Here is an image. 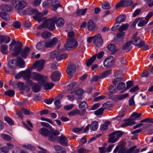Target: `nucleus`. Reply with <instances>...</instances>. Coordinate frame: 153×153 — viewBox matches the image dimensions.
<instances>
[{
  "label": "nucleus",
  "instance_id": "1",
  "mask_svg": "<svg viewBox=\"0 0 153 153\" xmlns=\"http://www.w3.org/2000/svg\"><path fill=\"white\" fill-rule=\"evenodd\" d=\"M57 19V17L53 16L51 19H46L38 27L41 29L42 28H48L50 31H52L55 29V23Z\"/></svg>",
  "mask_w": 153,
  "mask_h": 153
},
{
  "label": "nucleus",
  "instance_id": "2",
  "mask_svg": "<svg viewBox=\"0 0 153 153\" xmlns=\"http://www.w3.org/2000/svg\"><path fill=\"white\" fill-rule=\"evenodd\" d=\"M124 134V132L120 131H117L110 134L108 135L109 137L108 139L109 143H113L117 142L119 137Z\"/></svg>",
  "mask_w": 153,
  "mask_h": 153
},
{
  "label": "nucleus",
  "instance_id": "3",
  "mask_svg": "<svg viewBox=\"0 0 153 153\" xmlns=\"http://www.w3.org/2000/svg\"><path fill=\"white\" fill-rule=\"evenodd\" d=\"M39 133L42 135L46 137H48L49 140L54 142L56 140V137L54 136L52 134L47 128H42L39 130Z\"/></svg>",
  "mask_w": 153,
  "mask_h": 153
},
{
  "label": "nucleus",
  "instance_id": "4",
  "mask_svg": "<svg viewBox=\"0 0 153 153\" xmlns=\"http://www.w3.org/2000/svg\"><path fill=\"white\" fill-rule=\"evenodd\" d=\"M47 78V77L41 75L36 72H33L32 76V79L34 80H37L39 82L40 84L44 83Z\"/></svg>",
  "mask_w": 153,
  "mask_h": 153
},
{
  "label": "nucleus",
  "instance_id": "5",
  "mask_svg": "<svg viewBox=\"0 0 153 153\" xmlns=\"http://www.w3.org/2000/svg\"><path fill=\"white\" fill-rule=\"evenodd\" d=\"M12 4L15 7V9L18 10L25 7L27 5V3L24 1H20L18 2L16 0H13L12 2Z\"/></svg>",
  "mask_w": 153,
  "mask_h": 153
},
{
  "label": "nucleus",
  "instance_id": "6",
  "mask_svg": "<svg viewBox=\"0 0 153 153\" xmlns=\"http://www.w3.org/2000/svg\"><path fill=\"white\" fill-rule=\"evenodd\" d=\"M93 43L94 45L98 47H101L103 43V41L101 34H98L93 36Z\"/></svg>",
  "mask_w": 153,
  "mask_h": 153
},
{
  "label": "nucleus",
  "instance_id": "7",
  "mask_svg": "<svg viewBox=\"0 0 153 153\" xmlns=\"http://www.w3.org/2000/svg\"><path fill=\"white\" fill-rule=\"evenodd\" d=\"M78 45L77 42L75 40L68 41L64 45V47L65 49L69 50L70 49H74Z\"/></svg>",
  "mask_w": 153,
  "mask_h": 153
},
{
  "label": "nucleus",
  "instance_id": "8",
  "mask_svg": "<svg viewBox=\"0 0 153 153\" xmlns=\"http://www.w3.org/2000/svg\"><path fill=\"white\" fill-rule=\"evenodd\" d=\"M22 47L23 45L22 43L20 42L17 41L15 46L13 49L14 52L12 53V55L14 56H16L19 55L22 51Z\"/></svg>",
  "mask_w": 153,
  "mask_h": 153
},
{
  "label": "nucleus",
  "instance_id": "9",
  "mask_svg": "<svg viewBox=\"0 0 153 153\" xmlns=\"http://www.w3.org/2000/svg\"><path fill=\"white\" fill-rule=\"evenodd\" d=\"M114 58L112 56L106 58L103 62V65L106 68H109L113 65L114 63Z\"/></svg>",
  "mask_w": 153,
  "mask_h": 153
},
{
  "label": "nucleus",
  "instance_id": "10",
  "mask_svg": "<svg viewBox=\"0 0 153 153\" xmlns=\"http://www.w3.org/2000/svg\"><path fill=\"white\" fill-rule=\"evenodd\" d=\"M129 96L128 93H126L123 94L117 95H114L110 96L109 99L114 101H118L122 100Z\"/></svg>",
  "mask_w": 153,
  "mask_h": 153
},
{
  "label": "nucleus",
  "instance_id": "11",
  "mask_svg": "<svg viewBox=\"0 0 153 153\" xmlns=\"http://www.w3.org/2000/svg\"><path fill=\"white\" fill-rule=\"evenodd\" d=\"M57 141L61 145L63 146H68L69 145L68 141L66 137L63 134L58 137Z\"/></svg>",
  "mask_w": 153,
  "mask_h": 153
},
{
  "label": "nucleus",
  "instance_id": "12",
  "mask_svg": "<svg viewBox=\"0 0 153 153\" xmlns=\"http://www.w3.org/2000/svg\"><path fill=\"white\" fill-rule=\"evenodd\" d=\"M45 63V61L43 59H41L36 61L33 65L34 68H37V71H40L43 69Z\"/></svg>",
  "mask_w": 153,
  "mask_h": 153
},
{
  "label": "nucleus",
  "instance_id": "13",
  "mask_svg": "<svg viewBox=\"0 0 153 153\" xmlns=\"http://www.w3.org/2000/svg\"><path fill=\"white\" fill-rule=\"evenodd\" d=\"M58 40L56 37H54L51 40H48L45 42V47L52 48L55 46L58 42Z\"/></svg>",
  "mask_w": 153,
  "mask_h": 153
},
{
  "label": "nucleus",
  "instance_id": "14",
  "mask_svg": "<svg viewBox=\"0 0 153 153\" xmlns=\"http://www.w3.org/2000/svg\"><path fill=\"white\" fill-rule=\"evenodd\" d=\"M153 16V12L149 13L146 17L145 20L141 19L140 18V20L138 23V26L139 27H143L147 24L150 18Z\"/></svg>",
  "mask_w": 153,
  "mask_h": 153
},
{
  "label": "nucleus",
  "instance_id": "15",
  "mask_svg": "<svg viewBox=\"0 0 153 153\" xmlns=\"http://www.w3.org/2000/svg\"><path fill=\"white\" fill-rule=\"evenodd\" d=\"M76 70V67L75 65L73 63L71 62L68 64L66 68V72L68 74L71 76L75 72Z\"/></svg>",
  "mask_w": 153,
  "mask_h": 153
},
{
  "label": "nucleus",
  "instance_id": "16",
  "mask_svg": "<svg viewBox=\"0 0 153 153\" xmlns=\"http://www.w3.org/2000/svg\"><path fill=\"white\" fill-rule=\"evenodd\" d=\"M132 44L137 47L139 48H141L145 44V42L139 37H137L131 41Z\"/></svg>",
  "mask_w": 153,
  "mask_h": 153
},
{
  "label": "nucleus",
  "instance_id": "17",
  "mask_svg": "<svg viewBox=\"0 0 153 153\" xmlns=\"http://www.w3.org/2000/svg\"><path fill=\"white\" fill-rule=\"evenodd\" d=\"M79 108L81 110V115H84L86 112V109L88 108V105L85 102H81L79 103Z\"/></svg>",
  "mask_w": 153,
  "mask_h": 153
},
{
  "label": "nucleus",
  "instance_id": "18",
  "mask_svg": "<svg viewBox=\"0 0 153 153\" xmlns=\"http://www.w3.org/2000/svg\"><path fill=\"white\" fill-rule=\"evenodd\" d=\"M60 74L58 71H56L51 75V79L53 82H56L60 79Z\"/></svg>",
  "mask_w": 153,
  "mask_h": 153
},
{
  "label": "nucleus",
  "instance_id": "19",
  "mask_svg": "<svg viewBox=\"0 0 153 153\" xmlns=\"http://www.w3.org/2000/svg\"><path fill=\"white\" fill-rule=\"evenodd\" d=\"M30 51V48L28 47H26L22 50L21 55L23 58H25L28 55Z\"/></svg>",
  "mask_w": 153,
  "mask_h": 153
},
{
  "label": "nucleus",
  "instance_id": "20",
  "mask_svg": "<svg viewBox=\"0 0 153 153\" xmlns=\"http://www.w3.org/2000/svg\"><path fill=\"white\" fill-rule=\"evenodd\" d=\"M31 69L30 68L28 69L26 71H22L23 77L25 80L30 78L31 75Z\"/></svg>",
  "mask_w": 153,
  "mask_h": 153
},
{
  "label": "nucleus",
  "instance_id": "21",
  "mask_svg": "<svg viewBox=\"0 0 153 153\" xmlns=\"http://www.w3.org/2000/svg\"><path fill=\"white\" fill-rule=\"evenodd\" d=\"M127 153L125 147L122 146H117L114 151V153Z\"/></svg>",
  "mask_w": 153,
  "mask_h": 153
},
{
  "label": "nucleus",
  "instance_id": "22",
  "mask_svg": "<svg viewBox=\"0 0 153 153\" xmlns=\"http://www.w3.org/2000/svg\"><path fill=\"white\" fill-rule=\"evenodd\" d=\"M0 9L2 11L9 12L12 10L13 8L10 5L3 4L0 6Z\"/></svg>",
  "mask_w": 153,
  "mask_h": 153
},
{
  "label": "nucleus",
  "instance_id": "23",
  "mask_svg": "<svg viewBox=\"0 0 153 153\" xmlns=\"http://www.w3.org/2000/svg\"><path fill=\"white\" fill-rule=\"evenodd\" d=\"M87 27L88 30L91 31L94 30L96 25L93 21L90 20L87 22Z\"/></svg>",
  "mask_w": 153,
  "mask_h": 153
},
{
  "label": "nucleus",
  "instance_id": "24",
  "mask_svg": "<svg viewBox=\"0 0 153 153\" xmlns=\"http://www.w3.org/2000/svg\"><path fill=\"white\" fill-rule=\"evenodd\" d=\"M7 65L10 68H15L17 66V60L14 59L9 60L8 62Z\"/></svg>",
  "mask_w": 153,
  "mask_h": 153
},
{
  "label": "nucleus",
  "instance_id": "25",
  "mask_svg": "<svg viewBox=\"0 0 153 153\" xmlns=\"http://www.w3.org/2000/svg\"><path fill=\"white\" fill-rule=\"evenodd\" d=\"M43 16L42 13L39 12L37 10V13H36L35 16H33V19L39 22L43 19Z\"/></svg>",
  "mask_w": 153,
  "mask_h": 153
},
{
  "label": "nucleus",
  "instance_id": "26",
  "mask_svg": "<svg viewBox=\"0 0 153 153\" xmlns=\"http://www.w3.org/2000/svg\"><path fill=\"white\" fill-rule=\"evenodd\" d=\"M107 48L109 51L112 52L113 53H116L118 50L116 45L113 44H110L107 47Z\"/></svg>",
  "mask_w": 153,
  "mask_h": 153
},
{
  "label": "nucleus",
  "instance_id": "27",
  "mask_svg": "<svg viewBox=\"0 0 153 153\" xmlns=\"http://www.w3.org/2000/svg\"><path fill=\"white\" fill-rule=\"evenodd\" d=\"M17 65L19 66L20 68L25 67V63L22 57H20L18 58V60H17Z\"/></svg>",
  "mask_w": 153,
  "mask_h": 153
},
{
  "label": "nucleus",
  "instance_id": "28",
  "mask_svg": "<svg viewBox=\"0 0 153 153\" xmlns=\"http://www.w3.org/2000/svg\"><path fill=\"white\" fill-rule=\"evenodd\" d=\"M55 22H56V26L58 27H62L65 24L64 20L61 17L57 18Z\"/></svg>",
  "mask_w": 153,
  "mask_h": 153
},
{
  "label": "nucleus",
  "instance_id": "29",
  "mask_svg": "<svg viewBox=\"0 0 153 153\" xmlns=\"http://www.w3.org/2000/svg\"><path fill=\"white\" fill-rule=\"evenodd\" d=\"M81 114L80 111L78 109H76L69 112L68 113V115L71 116H73L77 114H79L80 116L83 115H81Z\"/></svg>",
  "mask_w": 153,
  "mask_h": 153
},
{
  "label": "nucleus",
  "instance_id": "30",
  "mask_svg": "<svg viewBox=\"0 0 153 153\" xmlns=\"http://www.w3.org/2000/svg\"><path fill=\"white\" fill-rule=\"evenodd\" d=\"M134 119L131 118L130 120H128L127 122L124 123L122 126V127L126 126H132L136 123L135 121H133Z\"/></svg>",
  "mask_w": 153,
  "mask_h": 153
},
{
  "label": "nucleus",
  "instance_id": "31",
  "mask_svg": "<svg viewBox=\"0 0 153 153\" xmlns=\"http://www.w3.org/2000/svg\"><path fill=\"white\" fill-rule=\"evenodd\" d=\"M90 129L93 131L97 130L98 126V123L96 121H92L91 124L89 125Z\"/></svg>",
  "mask_w": 153,
  "mask_h": 153
},
{
  "label": "nucleus",
  "instance_id": "32",
  "mask_svg": "<svg viewBox=\"0 0 153 153\" xmlns=\"http://www.w3.org/2000/svg\"><path fill=\"white\" fill-rule=\"evenodd\" d=\"M42 84H40V85H44V88L45 89V90H49L51 89L54 86V84L53 82L51 83H47L46 82Z\"/></svg>",
  "mask_w": 153,
  "mask_h": 153
},
{
  "label": "nucleus",
  "instance_id": "33",
  "mask_svg": "<svg viewBox=\"0 0 153 153\" xmlns=\"http://www.w3.org/2000/svg\"><path fill=\"white\" fill-rule=\"evenodd\" d=\"M45 42L44 41H40L38 43L36 46V49L38 50L44 49L45 47Z\"/></svg>",
  "mask_w": 153,
  "mask_h": 153
},
{
  "label": "nucleus",
  "instance_id": "34",
  "mask_svg": "<svg viewBox=\"0 0 153 153\" xmlns=\"http://www.w3.org/2000/svg\"><path fill=\"white\" fill-rule=\"evenodd\" d=\"M33 90L35 93H37L41 90V87L38 84L34 83L32 86Z\"/></svg>",
  "mask_w": 153,
  "mask_h": 153
},
{
  "label": "nucleus",
  "instance_id": "35",
  "mask_svg": "<svg viewBox=\"0 0 153 153\" xmlns=\"http://www.w3.org/2000/svg\"><path fill=\"white\" fill-rule=\"evenodd\" d=\"M0 16L1 18L6 21H8L10 19L9 14L3 12L0 13Z\"/></svg>",
  "mask_w": 153,
  "mask_h": 153
},
{
  "label": "nucleus",
  "instance_id": "36",
  "mask_svg": "<svg viewBox=\"0 0 153 153\" xmlns=\"http://www.w3.org/2000/svg\"><path fill=\"white\" fill-rule=\"evenodd\" d=\"M137 148L136 146H134L133 147L128 149L127 151V153H137L140 151V149H135Z\"/></svg>",
  "mask_w": 153,
  "mask_h": 153
},
{
  "label": "nucleus",
  "instance_id": "37",
  "mask_svg": "<svg viewBox=\"0 0 153 153\" xmlns=\"http://www.w3.org/2000/svg\"><path fill=\"white\" fill-rule=\"evenodd\" d=\"M132 44L131 41H129L124 44L122 47V49L123 50H126L128 49L130 50L131 49V45Z\"/></svg>",
  "mask_w": 153,
  "mask_h": 153
},
{
  "label": "nucleus",
  "instance_id": "38",
  "mask_svg": "<svg viewBox=\"0 0 153 153\" xmlns=\"http://www.w3.org/2000/svg\"><path fill=\"white\" fill-rule=\"evenodd\" d=\"M111 72V70H109L102 73L100 75L99 79H101L107 76L108 75L110 74Z\"/></svg>",
  "mask_w": 153,
  "mask_h": 153
},
{
  "label": "nucleus",
  "instance_id": "39",
  "mask_svg": "<svg viewBox=\"0 0 153 153\" xmlns=\"http://www.w3.org/2000/svg\"><path fill=\"white\" fill-rule=\"evenodd\" d=\"M96 56L97 54H95L88 61H86V64L87 66H89L92 65L93 62L95 60L96 58Z\"/></svg>",
  "mask_w": 153,
  "mask_h": 153
},
{
  "label": "nucleus",
  "instance_id": "40",
  "mask_svg": "<svg viewBox=\"0 0 153 153\" xmlns=\"http://www.w3.org/2000/svg\"><path fill=\"white\" fill-rule=\"evenodd\" d=\"M126 88V84L123 82H120L117 85V89L118 90L123 91Z\"/></svg>",
  "mask_w": 153,
  "mask_h": 153
},
{
  "label": "nucleus",
  "instance_id": "41",
  "mask_svg": "<svg viewBox=\"0 0 153 153\" xmlns=\"http://www.w3.org/2000/svg\"><path fill=\"white\" fill-rule=\"evenodd\" d=\"M126 19V16L124 15H120L116 19V22L119 23L124 22Z\"/></svg>",
  "mask_w": 153,
  "mask_h": 153
},
{
  "label": "nucleus",
  "instance_id": "42",
  "mask_svg": "<svg viewBox=\"0 0 153 153\" xmlns=\"http://www.w3.org/2000/svg\"><path fill=\"white\" fill-rule=\"evenodd\" d=\"M1 40L0 43H2V42L5 43H8L10 42V38L9 36H1Z\"/></svg>",
  "mask_w": 153,
  "mask_h": 153
},
{
  "label": "nucleus",
  "instance_id": "43",
  "mask_svg": "<svg viewBox=\"0 0 153 153\" xmlns=\"http://www.w3.org/2000/svg\"><path fill=\"white\" fill-rule=\"evenodd\" d=\"M0 136L1 138L5 140L10 141L11 140V137L8 134H1Z\"/></svg>",
  "mask_w": 153,
  "mask_h": 153
},
{
  "label": "nucleus",
  "instance_id": "44",
  "mask_svg": "<svg viewBox=\"0 0 153 153\" xmlns=\"http://www.w3.org/2000/svg\"><path fill=\"white\" fill-rule=\"evenodd\" d=\"M113 106L112 103L110 102H108L105 103L102 105V107L104 109H109Z\"/></svg>",
  "mask_w": 153,
  "mask_h": 153
},
{
  "label": "nucleus",
  "instance_id": "45",
  "mask_svg": "<svg viewBox=\"0 0 153 153\" xmlns=\"http://www.w3.org/2000/svg\"><path fill=\"white\" fill-rule=\"evenodd\" d=\"M133 82L132 81H129L126 82V87L125 89L123 91H121L120 92V93H124L125 91L126 90L128 89L132 86H133Z\"/></svg>",
  "mask_w": 153,
  "mask_h": 153
},
{
  "label": "nucleus",
  "instance_id": "46",
  "mask_svg": "<svg viewBox=\"0 0 153 153\" xmlns=\"http://www.w3.org/2000/svg\"><path fill=\"white\" fill-rule=\"evenodd\" d=\"M1 51L3 54H6L7 53L8 46L6 44L2 45H1Z\"/></svg>",
  "mask_w": 153,
  "mask_h": 153
},
{
  "label": "nucleus",
  "instance_id": "47",
  "mask_svg": "<svg viewBox=\"0 0 153 153\" xmlns=\"http://www.w3.org/2000/svg\"><path fill=\"white\" fill-rule=\"evenodd\" d=\"M68 57L66 53H63L60 54L56 56V59L57 61H61L64 59Z\"/></svg>",
  "mask_w": 153,
  "mask_h": 153
},
{
  "label": "nucleus",
  "instance_id": "48",
  "mask_svg": "<svg viewBox=\"0 0 153 153\" xmlns=\"http://www.w3.org/2000/svg\"><path fill=\"white\" fill-rule=\"evenodd\" d=\"M87 8H85L83 9H79L77 11L76 14L77 16L84 15L87 12Z\"/></svg>",
  "mask_w": 153,
  "mask_h": 153
},
{
  "label": "nucleus",
  "instance_id": "49",
  "mask_svg": "<svg viewBox=\"0 0 153 153\" xmlns=\"http://www.w3.org/2000/svg\"><path fill=\"white\" fill-rule=\"evenodd\" d=\"M37 13V10L36 9H32V8H29L27 10V14L30 15L33 14H36V13Z\"/></svg>",
  "mask_w": 153,
  "mask_h": 153
},
{
  "label": "nucleus",
  "instance_id": "50",
  "mask_svg": "<svg viewBox=\"0 0 153 153\" xmlns=\"http://www.w3.org/2000/svg\"><path fill=\"white\" fill-rule=\"evenodd\" d=\"M4 94L5 95H7L10 97H13L14 95L15 92L13 90H9L6 91Z\"/></svg>",
  "mask_w": 153,
  "mask_h": 153
},
{
  "label": "nucleus",
  "instance_id": "51",
  "mask_svg": "<svg viewBox=\"0 0 153 153\" xmlns=\"http://www.w3.org/2000/svg\"><path fill=\"white\" fill-rule=\"evenodd\" d=\"M102 7L104 10H108L110 9V6L108 2L106 1L104 2L102 4Z\"/></svg>",
  "mask_w": 153,
  "mask_h": 153
},
{
  "label": "nucleus",
  "instance_id": "52",
  "mask_svg": "<svg viewBox=\"0 0 153 153\" xmlns=\"http://www.w3.org/2000/svg\"><path fill=\"white\" fill-rule=\"evenodd\" d=\"M68 41L75 40L74 38V32H69L68 33Z\"/></svg>",
  "mask_w": 153,
  "mask_h": 153
},
{
  "label": "nucleus",
  "instance_id": "53",
  "mask_svg": "<svg viewBox=\"0 0 153 153\" xmlns=\"http://www.w3.org/2000/svg\"><path fill=\"white\" fill-rule=\"evenodd\" d=\"M23 146L24 148L31 151L34 150L36 149L34 146L31 144L23 145Z\"/></svg>",
  "mask_w": 153,
  "mask_h": 153
},
{
  "label": "nucleus",
  "instance_id": "54",
  "mask_svg": "<svg viewBox=\"0 0 153 153\" xmlns=\"http://www.w3.org/2000/svg\"><path fill=\"white\" fill-rule=\"evenodd\" d=\"M51 34L50 32L45 31L42 33V36L44 39L48 38L51 36Z\"/></svg>",
  "mask_w": 153,
  "mask_h": 153
},
{
  "label": "nucleus",
  "instance_id": "55",
  "mask_svg": "<svg viewBox=\"0 0 153 153\" xmlns=\"http://www.w3.org/2000/svg\"><path fill=\"white\" fill-rule=\"evenodd\" d=\"M54 103L56 106L55 108L56 110L59 109L61 107V102L59 100H55L54 102Z\"/></svg>",
  "mask_w": 153,
  "mask_h": 153
},
{
  "label": "nucleus",
  "instance_id": "56",
  "mask_svg": "<svg viewBox=\"0 0 153 153\" xmlns=\"http://www.w3.org/2000/svg\"><path fill=\"white\" fill-rule=\"evenodd\" d=\"M15 87L20 88L21 89H25L26 88L24 83L22 82L17 83Z\"/></svg>",
  "mask_w": 153,
  "mask_h": 153
},
{
  "label": "nucleus",
  "instance_id": "57",
  "mask_svg": "<svg viewBox=\"0 0 153 153\" xmlns=\"http://www.w3.org/2000/svg\"><path fill=\"white\" fill-rule=\"evenodd\" d=\"M75 82H72L70 83L67 87V89L69 90H72L76 85Z\"/></svg>",
  "mask_w": 153,
  "mask_h": 153
},
{
  "label": "nucleus",
  "instance_id": "58",
  "mask_svg": "<svg viewBox=\"0 0 153 153\" xmlns=\"http://www.w3.org/2000/svg\"><path fill=\"white\" fill-rule=\"evenodd\" d=\"M104 109L103 108H100L97 110L95 111L94 112L95 114L97 116L100 115L102 114Z\"/></svg>",
  "mask_w": 153,
  "mask_h": 153
},
{
  "label": "nucleus",
  "instance_id": "59",
  "mask_svg": "<svg viewBox=\"0 0 153 153\" xmlns=\"http://www.w3.org/2000/svg\"><path fill=\"white\" fill-rule=\"evenodd\" d=\"M129 25L127 23L123 24L119 28V31H123L126 30L128 26Z\"/></svg>",
  "mask_w": 153,
  "mask_h": 153
},
{
  "label": "nucleus",
  "instance_id": "60",
  "mask_svg": "<svg viewBox=\"0 0 153 153\" xmlns=\"http://www.w3.org/2000/svg\"><path fill=\"white\" fill-rule=\"evenodd\" d=\"M5 120L9 124L13 125L14 124L13 121L9 117L7 116L5 117H4Z\"/></svg>",
  "mask_w": 153,
  "mask_h": 153
},
{
  "label": "nucleus",
  "instance_id": "61",
  "mask_svg": "<svg viewBox=\"0 0 153 153\" xmlns=\"http://www.w3.org/2000/svg\"><path fill=\"white\" fill-rule=\"evenodd\" d=\"M123 81V78H118L114 79L112 81V83L114 85H116L117 83L119 82Z\"/></svg>",
  "mask_w": 153,
  "mask_h": 153
},
{
  "label": "nucleus",
  "instance_id": "62",
  "mask_svg": "<svg viewBox=\"0 0 153 153\" xmlns=\"http://www.w3.org/2000/svg\"><path fill=\"white\" fill-rule=\"evenodd\" d=\"M141 113L138 114L136 112H134L131 114V117H134V120L136 118H139L141 115Z\"/></svg>",
  "mask_w": 153,
  "mask_h": 153
},
{
  "label": "nucleus",
  "instance_id": "63",
  "mask_svg": "<svg viewBox=\"0 0 153 153\" xmlns=\"http://www.w3.org/2000/svg\"><path fill=\"white\" fill-rule=\"evenodd\" d=\"M23 113L26 115L33 114V113L30 110H27L25 108H23L22 109Z\"/></svg>",
  "mask_w": 153,
  "mask_h": 153
},
{
  "label": "nucleus",
  "instance_id": "64",
  "mask_svg": "<svg viewBox=\"0 0 153 153\" xmlns=\"http://www.w3.org/2000/svg\"><path fill=\"white\" fill-rule=\"evenodd\" d=\"M51 6L53 7V8L51 9L52 10L54 11H56L58 7H62V5L59 3L55 4H52Z\"/></svg>",
  "mask_w": 153,
  "mask_h": 153
}]
</instances>
